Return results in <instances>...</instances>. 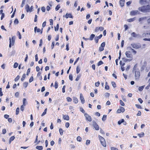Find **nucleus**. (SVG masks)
<instances>
[{"instance_id":"obj_1","label":"nucleus","mask_w":150,"mask_h":150,"mask_svg":"<svg viewBox=\"0 0 150 150\" xmlns=\"http://www.w3.org/2000/svg\"><path fill=\"white\" fill-rule=\"evenodd\" d=\"M139 3L143 5L138 8L139 11L144 13L150 12V4L147 0H140Z\"/></svg>"},{"instance_id":"obj_2","label":"nucleus","mask_w":150,"mask_h":150,"mask_svg":"<svg viewBox=\"0 0 150 150\" xmlns=\"http://www.w3.org/2000/svg\"><path fill=\"white\" fill-rule=\"evenodd\" d=\"M133 72L134 73V77L135 80H138L140 78V73L139 69L137 68V64L134 65L133 68Z\"/></svg>"},{"instance_id":"obj_3","label":"nucleus","mask_w":150,"mask_h":150,"mask_svg":"<svg viewBox=\"0 0 150 150\" xmlns=\"http://www.w3.org/2000/svg\"><path fill=\"white\" fill-rule=\"evenodd\" d=\"M98 137L101 144L104 147H106V144L105 139L103 137L100 135L98 136Z\"/></svg>"},{"instance_id":"obj_4","label":"nucleus","mask_w":150,"mask_h":150,"mask_svg":"<svg viewBox=\"0 0 150 150\" xmlns=\"http://www.w3.org/2000/svg\"><path fill=\"white\" fill-rule=\"evenodd\" d=\"M131 45L133 48L136 49H139L141 47L140 44L138 43H132L131 44Z\"/></svg>"},{"instance_id":"obj_5","label":"nucleus","mask_w":150,"mask_h":150,"mask_svg":"<svg viewBox=\"0 0 150 150\" xmlns=\"http://www.w3.org/2000/svg\"><path fill=\"white\" fill-rule=\"evenodd\" d=\"M9 47L11 48V45L12 44L13 45L15 43V38L14 37H12L11 39V38H9Z\"/></svg>"},{"instance_id":"obj_6","label":"nucleus","mask_w":150,"mask_h":150,"mask_svg":"<svg viewBox=\"0 0 150 150\" xmlns=\"http://www.w3.org/2000/svg\"><path fill=\"white\" fill-rule=\"evenodd\" d=\"M33 8V7L32 6H31L30 8L28 4H27L25 6V9L27 12H32Z\"/></svg>"},{"instance_id":"obj_7","label":"nucleus","mask_w":150,"mask_h":150,"mask_svg":"<svg viewBox=\"0 0 150 150\" xmlns=\"http://www.w3.org/2000/svg\"><path fill=\"white\" fill-rule=\"evenodd\" d=\"M105 46V42H103L101 44L100 47L99 48V51L100 52L103 51Z\"/></svg>"},{"instance_id":"obj_8","label":"nucleus","mask_w":150,"mask_h":150,"mask_svg":"<svg viewBox=\"0 0 150 150\" xmlns=\"http://www.w3.org/2000/svg\"><path fill=\"white\" fill-rule=\"evenodd\" d=\"M84 116L85 117L86 120L89 122L92 121V118L91 116L89 115L86 112L84 113Z\"/></svg>"},{"instance_id":"obj_9","label":"nucleus","mask_w":150,"mask_h":150,"mask_svg":"<svg viewBox=\"0 0 150 150\" xmlns=\"http://www.w3.org/2000/svg\"><path fill=\"white\" fill-rule=\"evenodd\" d=\"M93 125L96 130H98L99 129V127L95 121H93Z\"/></svg>"},{"instance_id":"obj_10","label":"nucleus","mask_w":150,"mask_h":150,"mask_svg":"<svg viewBox=\"0 0 150 150\" xmlns=\"http://www.w3.org/2000/svg\"><path fill=\"white\" fill-rule=\"evenodd\" d=\"M125 111V109L122 107H120V108L118 109L117 111V113H120L121 112H124Z\"/></svg>"},{"instance_id":"obj_11","label":"nucleus","mask_w":150,"mask_h":150,"mask_svg":"<svg viewBox=\"0 0 150 150\" xmlns=\"http://www.w3.org/2000/svg\"><path fill=\"white\" fill-rule=\"evenodd\" d=\"M126 56L128 58H132V55L131 52L129 51H127L125 52Z\"/></svg>"},{"instance_id":"obj_12","label":"nucleus","mask_w":150,"mask_h":150,"mask_svg":"<svg viewBox=\"0 0 150 150\" xmlns=\"http://www.w3.org/2000/svg\"><path fill=\"white\" fill-rule=\"evenodd\" d=\"M139 14V12L137 10L132 11L130 12V15L132 16H135Z\"/></svg>"},{"instance_id":"obj_13","label":"nucleus","mask_w":150,"mask_h":150,"mask_svg":"<svg viewBox=\"0 0 150 150\" xmlns=\"http://www.w3.org/2000/svg\"><path fill=\"white\" fill-rule=\"evenodd\" d=\"M104 29V28L103 27L100 26L99 27H96L95 30V32H98L99 30H100V31H102Z\"/></svg>"},{"instance_id":"obj_14","label":"nucleus","mask_w":150,"mask_h":150,"mask_svg":"<svg viewBox=\"0 0 150 150\" xmlns=\"http://www.w3.org/2000/svg\"><path fill=\"white\" fill-rule=\"evenodd\" d=\"M63 119L67 120H69V116L68 115H63Z\"/></svg>"},{"instance_id":"obj_15","label":"nucleus","mask_w":150,"mask_h":150,"mask_svg":"<svg viewBox=\"0 0 150 150\" xmlns=\"http://www.w3.org/2000/svg\"><path fill=\"white\" fill-rule=\"evenodd\" d=\"M37 29V32L38 33V32H40V33L42 34V30H41L40 28H37V27H35L34 28V31L35 32H36V31Z\"/></svg>"},{"instance_id":"obj_16","label":"nucleus","mask_w":150,"mask_h":150,"mask_svg":"<svg viewBox=\"0 0 150 150\" xmlns=\"http://www.w3.org/2000/svg\"><path fill=\"white\" fill-rule=\"evenodd\" d=\"M142 29L148 31V30L149 29V26L148 25H144L142 27Z\"/></svg>"},{"instance_id":"obj_17","label":"nucleus","mask_w":150,"mask_h":150,"mask_svg":"<svg viewBox=\"0 0 150 150\" xmlns=\"http://www.w3.org/2000/svg\"><path fill=\"white\" fill-rule=\"evenodd\" d=\"M80 98L82 103L83 104L85 102V100L81 93L80 94Z\"/></svg>"},{"instance_id":"obj_18","label":"nucleus","mask_w":150,"mask_h":150,"mask_svg":"<svg viewBox=\"0 0 150 150\" xmlns=\"http://www.w3.org/2000/svg\"><path fill=\"white\" fill-rule=\"evenodd\" d=\"M147 18V17L146 16L142 17L139 18V22L142 21L144 20H146Z\"/></svg>"},{"instance_id":"obj_19","label":"nucleus","mask_w":150,"mask_h":150,"mask_svg":"<svg viewBox=\"0 0 150 150\" xmlns=\"http://www.w3.org/2000/svg\"><path fill=\"white\" fill-rule=\"evenodd\" d=\"M136 19V17L129 18L127 20V21L129 22H131L134 21Z\"/></svg>"},{"instance_id":"obj_20","label":"nucleus","mask_w":150,"mask_h":150,"mask_svg":"<svg viewBox=\"0 0 150 150\" xmlns=\"http://www.w3.org/2000/svg\"><path fill=\"white\" fill-rule=\"evenodd\" d=\"M120 4L121 6H123L125 4V0H120Z\"/></svg>"},{"instance_id":"obj_21","label":"nucleus","mask_w":150,"mask_h":150,"mask_svg":"<svg viewBox=\"0 0 150 150\" xmlns=\"http://www.w3.org/2000/svg\"><path fill=\"white\" fill-rule=\"evenodd\" d=\"M69 17V18H72L73 16L70 13L68 14L67 13L65 15V18H67Z\"/></svg>"},{"instance_id":"obj_22","label":"nucleus","mask_w":150,"mask_h":150,"mask_svg":"<svg viewBox=\"0 0 150 150\" xmlns=\"http://www.w3.org/2000/svg\"><path fill=\"white\" fill-rule=\"evenodd\" d=\"M73 102L75 104L77 103L78 102V100L76 97H74L73 98Z\"/></svg>"},{"instance_id":"obj_23","label":"nucleus","mask_w":150,"mask_h":150,"mask_svg":"<svg viewBox=\"0 0 150 150\" xmlns=\"http://www.w3.org/2000/svg\"><path fill=\"white\" fill-rule=\"evenodd\" d=\"M95 37V35L94 34H92L91 35L90 38H89V40H92Z\"/></svg>"},{"instance_id":"obj_24","label":"nucleus","mask_w":150,"mask_h":150,"mask_svg":"<svg viewBox=\"0 0 150 150\" xmlns=\"http://www.w3.org/2000/svg\"><path fill=\"white\" fill-rule=\"evenodd\" d=\"M36 148L38 150H42L43 147V146H38L36 147Z\"/></svg>"},{"instance_id":"obj_25","label":"nucleus","mask_w":150,"mask_h":150,"mask_svg":"<svg viewBox=\"0 0 150 150\" xmlns=\"http://www.w3.org/2000/svg\"><path fill=\"white\" fill-rule=\"evenodd\" d=\"M144 135V132H142L141 133L138 134V135L139 137L141 138L143 137Z\"/></svg>"},{"instance_id":"obj_26","label":"nucleus","mask_w":150,"mask_h":150,"mask_svg":"<svg viewBox=\"0 0 150 150\" xmlns=\"http://www.w3.org/2000/svg\"><path fill=\"white\" fill-rule=\"evenodd\" d=\"M80 71V69L79 66H77L76 69V72L77 74H78Z\"/></svg>"},{"instance_id":"obj_27","label":"nucleus","mask_w":150,"mask_h":150,"mask_svg":"<svg viewBox=\"0 0 150 150\" xmlns=\"http://www.w3.org/2000/svg\"><path fill=\"white\" fill-rule=\"evenodd\" d=\"M144 86H139L138 88V90L139 91H142L143 89Z\"/></svg>"},{"instance_id":"obj_28","label":"nucleus","mask_w":150,"mask_h":150,"mask_svg":"<svg viewBox=\"0 0 150 150\" xmlns=\"http://www.w3.org/2000/svg\"><path fill=\"white\" fill-rule=\"evenodd\" d=\"M124 122V119H122L121 120H119L118 122V124L119 125H120L122 123H123Z\"/></svg>"},{"instance_id":"obj_29","label":"nucleus","mask_w":150,"mask_h":150,"mask_svg":"<svg viewBox=\"0 0 150 150\" xmlns=\"http://www.w3.org/2000/svg\"><path fill=\"white\" fill-rule=\"evenodd\" d=\"M122 60L125 63V62H126L128 61H129V59H127L126 58H122ZM132 60V59L130 60H129V61H130Z\"/></svg>"},{"instance_id":"obj_30","label":"nucleus","mask_w":150,"mask_h":150,"mask_svg":"<svg viewBox=\"0 0 150 150\" xmlns=\"http://www.w3.org/2000/svg\"><path fill=\"white\" fill-rule=\"evenodd\" d=\"M106 118L107 115H104L102 118V120L103 121H104L106 120Z\"/></svg>"},{"instance_id":"obj_31","label":"nucleus","mask_w":150,"mask_h":150,"mask_svg":"<svg viewBox=\"0 0 150 150\" xmlns=\"http://www.w3.org/2000/svg\"><path fill=\"white\" fill-rule=\"evenodd\" d=\"M146 35H150V33H143L142 34V36L143 37H146Z\"/></svg>"},{"instance_id":"obj_32","label":"nucleus","mask_w":150,"mask_h":150,"mask_svg":"<svg viewBox=\"0 0 150 150\" xmlns=\"http://www.w3.org/2000/svg\"><path fill=\"white\" fill-rule=\"evenodd\" d=\"M59 24H57L56 25V26L54 27V30L55 31L58 30L59 28Z\"/></svg>"},{"instance_id":"obj_33","label":"nucleus","mask_w":150,"mask_h":150,"mask_svg":"<svg viewBox=\"0 0 150 150\" xmlns=\"http://www.w3.org/2000/svg\"><path fill=\"white\" fill-rule=\"evenodd\" d=\"M47 108H46L44 112L42 113V114L41 115V116H44V115H45L46 114V112H47Z\"/></svg>"},{"instance_id":"obj_34","label":"nucleus","mask_w":150,"mask_h":150,"mask_svg":"<svg viewBox=\"0 0 150 150\" xmlns=\"http://www.w3.org/2000/svg\"><path fill=\"white\" fill-rule=\"evenodd\" d=\"M105 88L106 90H108L109 88V87L108 85V83L107 82H105Z\"/></svg>"},{"instance_id":"obj_35","label":"nucleus","mask_w":150,"mask_h":150,"mask_svg":"<svg viewBox=\"0 0 150 150\" xmlns=\"http://www.w3.org/2000/svg\"><path fill=\"white\" fill-rule=\"evenodd\" d=\"M26 105V99L25 98H24L23 100V105H22L25 106Z\"/></svg>"},{"instance_id":"obj_36","label":"nucleus","mask_w":150,"mask_h":150,"mask_svg":"<svg viewBox=\"0 0 150 150\" xmlns=\"http://www.w3.org/2000/svg\"><path fill=\"white\" fill-rule=\"evenodd\" d=\"M77 141L81 142L82 140L81 138L79 136H78L77 137Z\"/></svg>"},{"instance_id":"obj_37","label":"nucleus","mask_w":150,"mask_h":150,"mask_svg":"<svg viewBox=\"0 0 150 150\" xmlns=\"http://www.w3.org/2000/svg\"><path fill=\"white\" fill-rule=\"evenodd\" d=\"M99 39L97 37H96L94 38V40L96 43H97L98 42Z\"/></svg>"},{"instance_id":"obj_38","label":"nucleus","mask_w":150,"mask_h":150,"mask_svg":"<svg viewBox=\"0 0 150 150\" xmlns=\"http://www.w3.org/2000/svg\"><path fill=\"white\" fill-rule=\"evenodd\" d=\"M120 64L121 66H124L125 64V63L122 60L120 61Z\"/></svg>"},{"instance_id":"obj_39","label":"nucleus","mask_w":150,"mask_h":150,"mask_svg":"<svg viewBox=\"0 0 150 150\" xmlns=\"http://www.w3.org/2000/svg\"><path fill=\"white\" fill-rule=\"evenodd\" d=\"M59 132L60 133V134L61 135H62L63 134V130L62 129V128H60L59 129Z\"/></svg>"},{"instance_id":"obj_40","label":"nucleus","mask_w":150,"mask_h":150,"mask_svg":"<svg viewBox=\"0 0 150 150\" xmlns=\"http://www.w3.org/2000/svg\"><path fill=\"white\" fill-rule=\"evenodd\" d=\"M25 74H24L23 75L22 78H21V81H23L24 80L25 78Z\"/></svg>"},{"instance_id":"obj_41","label":"nucleus","mask_w":150,"mask_h":150,"mask_svg":"<svg viewBox=\"0 0 150 150\" xmlns=\"http://www.w3.org/2000/svg\"><path fill=\"white\" fill-rule=\"evenodd\" d=\"M19 108H17L16 110V115H18L19 114Z\"/></svg>"},{"instance_id":"obj_42","label":"nucleus","mask_w":150,"mask_h":150,"mask_svg":"<svg viewBox=\"0 0 150 150\" xmlns=\"http://www.w3.org/2000/svg\"><path fill=\"white\" fill-rule=\"evenodd\" d=\"M66 99L68 102H71L72 101V99L70 97H68Z\"/></svg>"},{"instance_id":"obj_43","label":"nucleus","mask_w":150,"mask_h":150,"mask_svg":"<svg viewBox=\"0 0 150 150\" xmlns=\"http://www.w3.org/2000/svg\"><path fill=\"white\" fill-rule=\"evenodd\" d=\"M38 135H37L36 136V139H35V140L34 142L36 143L37 142V144H38L40 143V141H38Z\"/></svg>"},{"instance_id":"obj_44","label":"nucleus","mask_w":150,"mask_h":150,"mask_svg":"<svg viewBox=\"0 0 150 150\" xmlns=\"http://www.w3.org/2000/svg\"><path fill=\"white\" fill-rule=\"evenodd\" d=\"M103 64V62L102 61H100L97 63V65L99 66Z\"/></svg>"},{"instance_id":"obj_45","label":"nucleus","mask_w":150,"mask_h":150,"mask_svg":"<svg viewBox=\"0 0 150 150\" xmlns=\"http://www.w3.org/2000/svg\"><path fill=\"white\" fill-rule=\"evenodd\" d=\"M28 83L27 82H25L23 83V86L24 87L26 88L27 87L28 85Z\"/></svg>"},{"instance_id":"obj_46","label":"nucleus","mask_w":150,"mask_h":150,"mask_svg":"<svg viewBox=\"0 0 150 150\" xmlns=\"http://www.w3.org/2000/svg\"><path fill=\"white\" fill-rule=\"evenodd\" d=\"M49 21L50 22V25H53V20L52 19H50L49 20Z\"/></svg>"},{"instance_id":"obj_47","label":"nucleus","mask_w":150,"mask_h":150,"mask_svg":"<svg viewBox=\"0 0 150 150\" xmlns=\"http://www.w3.org/2000/svg\"><path fill=\"white\" fill-rule=\"evenodd\" d=\"M120 104L122 106H125V103H124L122 101V100H120Z\"/></svg>"},{"instance_id":"obj_48","label":"nucleus","mask_w":150,"mask_h":150,"mask_svg":"<svg viewBox=\"0 0 150 150\" xmlns=\"http://www.w3.org/2000/svg\"><path fill=\"white\" fill-rule=\"evenodd\" d=\"M17 33L18 36L19 38V39H21V36L20 33L19 31H18Z\"/></svg>"},{"instance_id":"obj_49","label":"nucleus","mask_w":150,"mask_h":150,"mask_svg":"<svg viewBox=\"0 0 150 150\" xmlns=\"http://www.w3.org/2000/svg\"><path fill=\"white\" fill-rule=\"evenodd\" d=\"M18 66V64L16 62H15L13 65V67L15 68H16Z\"/></svg>"},{"instance_id":"obj_50","label":"nucleus","mask_w":150,"mask_h":150,"mask_svg":"<svg viewBox=\"0 0 150 150\" xmlns=\"http://www.w3.org/2000/svg\"><path fill=\"white\" fill-rule=\"evenodd\" d=\"M131 35L133 37H135L137 36V35H136V33L134 32H133L131 34Z\"/></svg>"},{"instance_id":"obj_51","label":"nucleus","mask_w":150,"mask_h":150,"mask_svg":"<svg viewBox=\"0 0 150 150\" xmlns=\"http://www.w3.org/2000/svg\"><path fill=\"white\" fill-rule=\"evenodd\" d=\"M20 78V76L19 75H18L15 79L14 81H18Z\"/></svg>"},{"instance_id":"obj_52","label":"nucleus","mask_w":150,"mask_h":150,"mask_svg":"<svg viewBox=\"0 0 150 150\" xmlns=\"http://www.w3.org/2000/svg\"><path fill=\"white\" fill-rule=\"evenodd\" d=\"M18 21L17 19H16L14 21V23L15 24H18Z\"/></svg>"},{"instance_id":"obj_53","label":"nucleus","mask_w":150,"mask_h":150,"mask_svg":"<svg viewBox=\"0 0 150 150\" xmlns=\"http://www.w3.org/2000/svg\"><path fill=\"white\" fill-rule=\"evenodd\" d=\"M54 86L55 89L57 88L58 86V84L57 82L56 81L55 82Z\"/></svg>"},{"instance_id":"obj_54","label":"nucleus","mask_w":150,"mask_h":150,"mask_svg":"<svg viewBox=\"0 0 150 150\" xmlns=\"http://www.w3.org/2000/svg\"><path fill=\"white\" fill-rule=\"evenodd\" d=\"M100 83L99 81H98L95 83V86L96 87H98L100 85Z\"/></svg>"},{"instance_id":"obj_55","label":"nucleus","mask_w":150,"mask_h":150,"mask_svg":"<svg viewBox=\"0 0 150 150\" xmlns=\"http://www.w3.org/2000/svg\"><path fill=\"white\" fill-rule=\"evenodd\" d=\"M111 83L112 86L114 88H115L116 87V84L114 82L112 81V82Z\"/></svg>"},{"instance_id":"obj_56","label":"nucleus","mask_w":150,"mask_h":150,"mask_svg":"<svg viewBox=\"0 0 150 150\" xmlns=\"http://www.w3.org/2000/svg\"><path fill=\"white\" fill-rule=\"evenodd\" d=\"M69 122H67L65 124V126L66 128H68L69 127Z\"/></svg>"},{"instance_id":"obj_57","label":"nucleus","mask_w":150,"mask_h":150,"mask_svg":"<svg viewBox=\"0 0 150 150\" xmlns=\"http://www.w3.org/2000/svg\"><path fill=\"white\" fill-rule=\"evenodd\" d=\"M33 76H31L30 77V78L29 79V82L30 83V82H32L33 81Z\"/></svg>"},{"instance_id":"obj_58","label":"nucleus","mask_w":150,"mask_h":150,"mask_svg":"<svg viewBox=\"0 0 150 150\" xmlns=\"http://www.w3.org/2000/svg\"><path fill=\"white\" fill-rule=\"evenodd\" d=\"M136 107L138 109H141L142 107L140 105L135 104Z\"/></svg>"},{"instance_id":"obj_59","label":"nucleus","mask_w":150,"mask_h":150,"mask_svg":"<svg viewBox=\"0 0 150 150\" xmlns=\"http://www.w3.org/2000/svg\"><path fill=\"white\" fill-rule=\"evenodd\" d=\"M80 77H81V75H80V76H79V75L77 76H76V78L75 79V80L76 81H78L79 80Z\"/></svg>"},{"instance_id":"obj_60","label":"nucleus","mask_w":150,"mask_h":150,"mask_svg":"<svg viewBox=\"0 0 150 150\" xmlns=\"http://www.w3.org/2000/svg\"><path fill=\"white\" fill-rule=\"evenodd\" d=\"M41 9L42 11L43 12H45V8L44 6H43V7H42Z\"/></svg>"},{"instance_id":"obj_61","label":"nucleus","mask_w":150,"mask_h":150,"mask_svg":"<svg viewBox=\"0 0 150 150\" xmlns=\"http://www.w3.org/2000/svg\"><path fill=\"white\" fill-rule=\"evenodd\" d=\"M60 7V6H59V5H57L56 7L55 8V10L56 11H58L59 9V8Z\"/></svg>"},{"instance_id":"obj_62","label":"nucleus","mask_w":150,"mask_h":150,"mask_svg":"<svg viewBox=\"0 0 150 150\" xmlns=\"http://www.w3.org/2000/svg\"><path fill=\"white\" fill-rule=\"evenodd\" d=\"M6 132V130L5 129H2V133L3 134H5Z\"/></svg>"},{"instance_id":"obj_63","label":"nucleus","mask_w":150,"mask_h":150,"mask_svg":"<svg viewBox=\"0 0 150 150\" xmlns=\"http://www.w3.org/2000/svg\"><path fill=\"white\" fill-rule=\"evenodd\" d=\"M24 106H24V105H22L21 106V108H20L21 110L22 111H23L24 110Z\"/></svg>"},{"instance_id":"obj_64","label":"nucleus","mask_w":150,"mask_h":150,"mask_svg":"<svg viewBox=\"0 0 150 150\" xmlns=\"http://www.w3.org/2000/svg\"><path fill=\"white\" fill-rule=\"evenodd\" d=\"M111 150H118L117 148L114 147H111Z\"/></svg>"}]
</instances>
